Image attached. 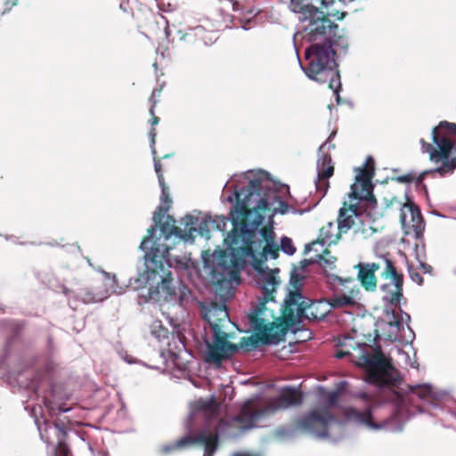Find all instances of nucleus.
Segmentation results:
<instances>
[{
	"label": "nucleus",
	"mask_w": 456,
	"mask_h": 456,
	"mask_svg": "<svg viewBox=\"0 0 456 456\" xmlns=\"http://www.w3.org/2000/svg\"><path fill=\"white\" fill-rule=\"evenodd\" d=\"M407 395H416L420 399L428 400L432 397V388L428 385L407 386Z\"/></svg>",
	"instance_id": "31"
},
{
	"label": "nucleus",
	"mask_w": 456,
	"mask_h": 456,
	"mask_svg": "<svg viewBox=\"0 0 456 456\" xmlns=\"http://www.w3.org/2000/svg\"><path fill=\"white\" fill-rule=\"evenodd\" d=\"M203 318L213 332V341L207 343L206 362L219 365L238 351L237 345L228 341L230 335L224 330L231 322L225 304L211 303L203 310Z\"/></svg>",
	"instance_id": "4"
},
{
	"label": "nucleus",
	"mask_w": 456,
	"mask_h": 456,
	"mask_svg": "<svg viewBox=\"0 0 456 456\" xmlns=\"http://www.w3.org/2000/svg\"><path fill=\"white\" fill-rule=\"evenodd\" d=\"M259 287L262 290V297L259 298L258 305L253 309L251 313L248 314L249 323H252V317L255 314H257V318L263 320V324L267 326H275L276 329L272 330L269 333L282 332V341L285 339V335L289 329L283 330V315H284V305L280 308L281 315L276 316L273 309L268 307V303H275L273 292L275 291L278 281L273 273L263 272L260 274L258 280Z\"/></svg>",
	"instance_id": "8"
},
{
	"label": "nucleus",
	"mask_w": 456,
	"mask_h": 456,
	"mask_svg": "<svg viewBox=\"0 0 456 456\" xmlns=\"http://www.w3.org/2000/svg\"><path fill=\"white\" fill-rule=\"evenodd\" d=\"M49 428H51V424L47 421H45L43 426L38 424V430H39L41 438L47 444H51V438L47 434V430Z\"/></svg>",
	"instance_id": "35"
},
{
	"label": "nucleus",
	"mask_w": 456,
	"mask_h": 456,
	"mask_svg": "<svg viewBox=\"0 0 456 456\" xmlns=\"http://www.w3.org/2000/svg\"><path fill=\"white\" fill-rule=\"evenodd\" d=\"M197 409L203 411L210 419H214L219 414V404L214 397L207 400H199L197 402Z\"/></svg>",
	"instance_id": "27"
},
{
	"label": "nucleus",
	"mask_w": 456,
	"mask_h": 456,
	"mask_svg": "<svg viewBox=\"0 0 456 456\" xmlns=\"http://www.w3.org/2000/svg\"><path fill=\"white\" fill-rule=\"evenodd\" d=\"M302 402V394L294 387H287L281 391L278 396L266 399L263 405L257 404L253 400L246 402L232 421L236 422L242 429L251 428L254 427V423L260 419L280 410L299 405Z\"/></svg>",
	"instance_id": "6"
},
{
	"label": "nucleus",
	"mask_w": 456,
	"mask_h": 456,
	"mask_svg": "<svg viewBox=\"0 0 456 456\" xmlns=\"http://www.w3.org/2000/svg\"><path fill=\"white\" fill-rule=\"evenodd\" d=\"M69 292H70V290H69V289H64V293H65V295H69Z\"/></svg>",
	"instance_id": "53"
},
{
	"label": "nucleus",
	"mask_w": 456,
	"mask_h": 456,
	"mask_svg": "<svg viewBox=\"0 0 456 456\" xmlns=\"http://www.w3.org/2000/svg\"><path fill=\"white\" fill-rule=\"evenodd\" d=\"M76 296L86 304L95 303L102 300V298L95 295L89 288H80L76 292Z\"/></svg>",
	"instance_id": "32"
},
{
	"label": "nucleus",
	"mask_w": 456,
	"mask_h": 456,
	"mask_svg": "<svg viewBox=\"0 0 456 456\" xmlns=\"http://www.w3.org/2000/svg\"><path fill=\"white\" fill-rule=\"evenodd\" d=\"M140 248L146 251V270L136 280L139 287H149V296L156 298L160 293L164 296H172L175 293L173 288V277L167 269V260L164 251L159 249V244L150 236H146L141 242Z\"/></svg>",
	"instance_id": "3"
},
{
	"label": "nucleus",
	"mask_w": 456,
	"mask_h": 456,
	"mask_svg": "<svg viewBox=\"0 0 456 456\" xmlns=\"http://www.w3.org/2000/svg\"><path fill=\"white\" fill-rule=\"evenodd\" d=\"M256 181L258 183V186L256 190V192L259 194L260 199H266L268 202V208L260 210L261 215L264 216V213L265 211L273 210V212H279L281 214H286L289 211V205L285 201L281 200V197L278 195V193L274 191L269 190L266 192L263 191V187L261 185V181L259 179H252L249 180L248 185L245 188H241L240 190H236L234 191V196L236 199V202L238 200H244L245 196L249 191V189H251V183Z\"/></svg>",
	"instance_id": "18"
},
{
	"label": "nucleus",
	"mask_w": 456,
	"mask_h": 456,
	"mask_svg": "<svg viewBox=\"0 0 456 456\" xmlns=\"http://www.w3.org/2000/svg\"><path fill=\"white\" fill-rule=\"evenodd\" d=\"M281 248L284 253L288 255H293L296 252V248L294 247L291 239L288 237H283L281 239Z\"/></svg>",
	"instance_id": "33"
},
{
	"label": "nucleus",
	"mask_w": 456,
	"mask_h": 456,
	"mask_svg": "<svg viewBox=\"0 0 456 456\" xmlns=\"http://www.w3.org/2000/svg\"><path fill=\"white\" fill-rule=\"evenodd\" d=\"M232 423H235L232 419H221L217 425L212 428L201 429L194 435H186L171 444L162 445L160 452L164 454H169L195 445H203L205 453L208 456H213L218 448L220 432L231 427Z\"/></svg>",
	"instance_id": "9"
},
{
	"label": "nucleus",
	"mask_w": 456,
	"mask_h": 456,
	"mask_svg": "<svg viewBox=\"0 0 456 456\" xmlns=\"http://www.w3.org/2000/svg\"><path fill=\"white\" fill-rule=\"evenodd\" d=\"M154 168L155 172L158 175V180L159 183H163L165 182L163 174H162V164L159 159L154 158Z\"/></svg>",
	"instance_id": "40"
},
{
	"label": "nucleus",
	"mask_w": 456,
	"mask_h": 456,
	"mask_svg": "<svg viewBox=\"0 0 456 456\" xmlns=\"http://www.w3.org/2000/svg\"><path fill=\"white\" fill-rule=\"evenodd\" d=\"M335 135V133H332L328 138L327 142L322 143L318 150V159L316 163L317 168V179L315 181V186L318 192L322 194L323 197L329 188L330 182L329 179L334 174V163L332 162L331 156L329 152L325 151L328 142Z\"/></svg>",
	"instance_id": "16"
},
{
	"label": "nucleus",
	"mask_w": 456,
	"mask_h": 456,
	"mask_svg": "<svg viewBox=\"0 0 456 456\" xmlns=\"http://www.w3.org/2000/svg\"><path fill=\"white\" fill-rule=\"evenodd\" d=\"M317 13L305 21L307 22L304 27L305 38L310 43L334 45L346 52L348 46L347 38L340 33L338 26L330 20V14H324L319 9Z\"/></svg>",
	"instance_id": "10"
},
{
	"label": "nucleus",
	"mask_w": 456,
	"mask_h": 456,
	"mask_svg": "<svg viewBox=\"0 0 456 456\" xmlns=\"http://www.w3.org/2000/svg\"><path fill=\"white\" fill-rule=\"evenodd\" d=\"M161 187V202L162 206L158 207L157 210L154 212L153 219L155 222H160L164 217L166 212L171 207L172 200L169 195V190L166 183H159Z\"/></svg>",
	"instance_id": "25"
},
{
	"label": "nucleus",
	"mask_w": 456,
	"mask_h": 456,
	"mask_svg": "<svg viewBox=\"0 0 456 456\" xmlns=\"http://www.w3.org/2000/svg\"><path fill=\"white\" fill-rule=\"evenodd\" d=\"M257 314L252 317L251 328L254 330V336L244 337L240 339L238 349L242 348L247 351L256 348L261 345H277L282 341V332L269 333L272 330L276 329L275 326H267L263 324V320L258 319Z\"/></svg>",
	"instance_id": "14"
},
{
	"label": "nucleus",
	"mask_w": 456,
	"mask_h": 456,
	"mask_svg": "<svg viewBox=\"0 0 456 456\" xmlns=\"http://www.w3.org/2000/svg\"><path fill=\"white\" fill-rule=\"evenodd\" d=\"M257 186L256 181L252 182L246 199L238 200L230 211L233 229L224 242L231 253L220 249L212 256L211 281L221 288L230 285L232 280H240L237 268L244 264L247 257H253L256 253H259L264 261L268 256L273 259L279 256V247L272 227H262L259 231L260 239L256 240V230L265 218L260 210L268 208L266 199H260L256 192Z\"/></svg>",
	"instance_id": "1"
},
{
	"label": "nucleus",
	"mask_w": 456,
	"mask_h": 456,
	"mask_svg": "<svg viewBox=\"0 0 456 456\" xmlns=\"http://www.w3.org/2000/svg\"><path fill=\"white\" fill-rule=\"evenodd\" d=\"M158 328L159 330H156L155 326L151 333L159 339L167 338L169 333L168 330L167 328H164L160 323L159 324Z\"/></svg>",
	"instance_id": "41"
},
{
	"label": "nucleus",
	"mask_w": 456,
	"mask_h": 456,
	"mask_svg": "<svg viewBox=\"0 0 456 456\" xmlns=\"http://www.w3.org/2000/svg\"><path fill=\"white\" fill-rule=\"evenodd\" d=\"M199 219L191 215H186L182 220L181 224L184 226L183 229L175 226V220L173 216H167L165 222H157L160 225V231L165 235L166 239H169L175 235L181 240H193L195 232H197V223Z\"/></svg>",
	"instance_id": "17"
},
{
	"label": "nucleus",
	"mask_w": 456,
	"mask_h": 456,
	"mask_svg": "<svg viewBox=\"0 0 456 456\" xmlns=\"http://www.w3.org/2000/svg\"><path fill=\"white\" fill-rule=\"evenodd\" d=\"M370 264L376 272H379L381 279L391 281L393 289L387 283L381 286V289L387 293L385 299L393 306H399L403 297V274L398 271L395 260L389 254L379 255Z\"/></svg>",
	"instance_id": "12"
},
{
	"label": "nucleus",
	"mask_w": 456,
	"mask_h": 456,
	"mask_svg": "<svg viewBox=\"0 0 456 456\" xmlns=\"http://www.w3.org/2000/svg\"><path fill=\"white\" fill-rule=\"evenodd\" d=\"M338 395L336 392L330 393L328 396V403L330 406L334 405L338 401Z\"/></svg>",
	"instance_id": "45"
},
{
	"label": "nucleus",
	"mask_w": 456,
	"mask_h": 456,
	"mask_svg": "<svg viewBox=\"0 0 456 456\" xmlns=\"http://www.w3.org/2000/svg\"><path fill=\"white\" fill-rule=\"evenodd\" d=\"M59 411H61V412H66V411H69V409L65 408L64 405H60Z\"/></svg>",
	"instance_id": "52"
},
{
	"label": "nucleus",
	"mask_w": 456,
	"mask_h": 456,
	"mask_svg": "<svg viewBox=\"0 0 456 456\" xmlns=\"http://www.w3.org/2000/svg\"><path fill=\"white\" fill-rule=\"evenodd\" d=\"M289 8L293 12L300 14L299 20L302 22L311 16L318 14V8L308 3L307 0H290Z\"/></svg>",
	"instance_id": "24"
},
{
	"label": "nucleus",
	"mask_w": 456,
	"mask_h": 456,
	"mask_svg": "<svg viewBox=\"0 0 456 456\" xmlns=\"http://www.w3.org/2000/svg\"><path fill=\"white\" fill-rule=\"evenodd\" d=\"M354 268L358 271L357 279L362 288L367 291H375L378 286V279L375 274L376 271L372 265L369 262L358 263Z\"/></svg>",
	"instance_id": "21"
},
{
	"label": "nucleus",
	"mask_w": 456,
	"mask_h": 456,
	"mask_svg": "<svg viewBox=\"0 0 456 456\" xmlns=\"http://www.w3.org/2000/svg\"><path fill=\"white\" fill-rule=\"evenodd\" d=\"M389 325H390V326H395V327H397V328H398V327L401 325V322H400V321H399V320H395V321H393V322H389Z\"/></svg>",
	"instance_id": "50"
},
{
	"label": "nucleus",
	"mask_w": 456,
	"mask_h": 456,
	"mask_svg": "<svg viewBox=\"0 0 456 456\" xmlns=\"http://www.w3.org/2000/svg\"><path fill=\"white\" fill-rule=\"evenodd\" d=\"M234 456H256V455L246 453V452H240V453L235 454Z\"/></svg>",
	"instance_id": "51"
},
{
	"label": "nucleus",
	"mask_w": 456,
	"mask_h": 456,
	"mask_svg": "<svg viewBox=\"0 0 456 456\" xmlns=\"http://www.w3.org/2000/svg\"><path fill=\"white\" fill-rule=\"evenodd\" d=\"M409 274H410L411 279L413 281L417 282L419 285H422L423 284V278H422V276L420 275V273L418 271H415L413 269H410L409 270Z\"/></svg>",
	"instance_id": "42"
},
{
	"label": "nucleus",
	"mask_w": 456,
	"mask_h": 456,
	"mask_svg": "<svg viewBox=\"0 0 456 456\" xmlns=\"http://www.w3.org/2000/svg\"><path fill=\"white\" fill-rule=\"evenodd\" d=\"M317 257L319 265L327 273L330 274L336 269L337 257L331 256L329 249H324L322 254L317 255Z\"/></svg>",
	"instance_id": "30"
},
{
	"label": "nucleus",
	"mask_w": 456,
	"mask_h": 456,
	"mask_svg": "<svg viewBox=\"0 0 456 456\" xmlns=\"http://www.w3.org/2000/svg\"><path fill=\"white\" fill-rule=\"evenodd\" d=\"M283 330L290 329L302 319L312 322L323 320L329 313L328 305L321 300L305 297L296 285L284 300Z\"/></svg>",
	"instance_id": "7"
},
{
	"label": "nucleus",
	"mask_w": 456,
	"mask_h": 456,
	"mask_svg": "<svg viewBox=\"0 0 456 456\" xmlns=\"http://www.w3.org/2000/svg\"><path fill=\"white\" fill-rule=\"evenodd\" d=\"M334 45L311 43L305 49L307 66L304 69L306 76L318 83H328V86L338 96L341 89L340 75L337 69Z\"/></svg>",
	"instance_id": "5"
},
{
	"label": "nucleus",
	"mask_w": 456,
	"mask_h": 456,
	"mask_svg": "<svg viewBox=\"0 0 456 456\" xmlns=\"http://www.w3.org/2000/svg\"><path fill=\"white\" fill-rule=\"evenodd\" d=\"M386 200V207L396 205L400 210V222L403 228L411 229L416 238H420L425 230V223L419 208L413 202L402 203L395 197Z\"/></svg>",
	"instance_id": "15"
},
{
	"label": "nucleus",
	"mask_w": 456,
	"mask_h": 456,
	"mask_svg": "<svg viewBox=\"0 0 456 456\" xmlns=\"http://www.w3.org/2000/svg\"><path fill=\"white\" fill-rule=\"evenodd\" d=\"M356 342L350 336H345L338 339L337 344V352L335 356L338 359H342L351 354V349L355 348Z\"/></svg>",
	"instance_id": "29"
},
{
	"label": "nucleus",
	"mask_w": 456,
	"mask_h": 456,
	"mask_svg": "<svg viewBox=\"0 0 456 456\" xmlns=\"http://www.w3.org/2000/svg\"><path fill=\"white\" fill-rule=\"evenodd\" d=\"M335 280L338 281L343 286L348 287V293L335 292L329 299V305L333 308H342L347 306H354L356 305L355 297L359 292V289L355 285L354 278H341L335 276Z\"/></svg>",
	"instance_id": "19"
},
{
	"label": "nucleus",
	"mask_w": 456,
	"mask_h": 456,
	"mask_svg": "<svg viewBox=\"0 0 456 456\" xmlns=\"http://www.w3.org/2000/svg\"><path fill=\"white\" fill-rule=\"evenodd\" d=\"M330 15L332 17L337 18V20H341L345 18V16L346 15V12H336L335 13L334 12L330 13Z\"/></svg>",
	"instance_id": "47"
},
{
	"label": "nucleus",
	"mask_w": 456,
	"mask_h": 456,
	"mask_svg": "<svg viewBox=\"0 0 456 456\" xmlns=\"http://www.w3.org/2000/svg\"><path fill=\"white\" fill-rule=\"evenodd\" d=\"M162 93V86L154 88L151 95L149 98V102H151L150 114L153 115V109H155L157 103L159 102V98L160 97Z\"/></svg>",
	"instance_id": "34"
},
{
	"label": "nucleus",
	"mask_w": 456,
	"mask_h": 456,
	"mask_svg": "<svg viewBox=\"0 0 456 456\" xmlns=\"http://www.w3.org/2000/svg\"><path fill=\"white\" fill-rule=\"evenodd\" d=\"M18 4H19V0H5V2H4L5 7H4V11L2 12V15L8 13L12 9V7L18 5Z\"/></svg>",
	"instance_id": "43"
},
{
	"label": "nucleus",
	"mask_w": 456,
	"mask_h": 456,
	"mask_svg": "<svg viewBox=\"0 0 456 456\" xmlns=\"http://www.w3.org/2000/svg\"><path fill=\"white\" fill-rule=\"evenodd\" d=\"M344 416L349 421H354L373 429H379L384 427V424H377L373 421L370 408L363 411L352 407L346 408L344 411Z\"/></svg>",
	"instance_id": "22"
},
{
	"label": "nucleus",
	"mask_w": 456,
	"mask_h": 456,
	"mask_svg": "<svg viewBox=\"0 0 456 456\" xmlns=\"http://www.w3.org/2000/svg\"><path fill=\"white\" fill-rule=\"evenodd\" d=\"M156 135H157L156 128L151 127V130L149 131V136L151 137V147L153 148L154 153H155L154 145L156 142V141H155Z\"/></svg>",
	"instance_id": "44"
},
{
	"label": "nucleus",
	"mask_w": 456,
	"mask_h": 456,
	"mask_svg": "<svg viewBox=\"0 0 456 456\" xmlns=\"http://www.w3.org/2000/svg\"><path fill=\"white\" fill-rule=\"evenodd\" d=\"M206 34L207 30L203 27L198 26L196 28H190L187 32L183 34L182 37H180V40L191 45L197 44L200 41L206 44Z\"/></svg>",
	"instance_id": "28"
},
{
	"label": "nucleus",
	"mask_w": 456,
	"mask_h": 456,
	"mask_svg": "<svg viewBox=\"0 0 456 456\" xmlns=\"http://www.w3.org/2000/svg\"><path fill=\"white\" fill-rule=\"evenodd\" d=\"M396 394H397L398 397L403 398V395H400L399 393H396Z\"/></svg>",
	"instance_id": "55"
},
{
	"label": "nucleus",
	"mask_w": 456,
	"mask_h": 456,
	"mask_svg": "<svg viewBox=\"0 0 456 456\" xmlns=\"http://www.w3.org/2000/svg\"><path fill=\"white\" fill-rule=\"evenodd\" d=\"M357 396L366 402H369L370 400V396L365 392L358 394Z\"/></svg>",
	"instance_id": "49"
},
{
	"label": "nucleus",
	"mask_w": 456,
	"mask_h": 456,
	"mask_svg": "<svg viewBox=\"0 0 456 456\" xmlns=\"http://www.w3.org/2000/svg\"><path fill=\"white\" fill-rule=\"evenodd\" d=\"M362 360L363 366L366 368L368 382L380 388H387L395 392V389L401 383V379L389 373V370L393 367L380 347H378L373 354H366L362 355Z\"/></svg>",
	"instance_id": "11"
},
{
	"label": "nucleus",
	"mask_w": 456,
	"mask_h": 456,
	"mask_svg": "<svg viewBox=\"0 0 456 456\" xmlns=\"http://www.w3.org/2000/svg\"><path fill=\"white\" fill-rule=\"evenodd\" d=\"M213 226L216 227V230L224 232L225 226L227 224V218L224 216H218L215 219L210 220Z\"/></svg>",
	"instance_id": "38"
},
{
	"label": "nucleus",
	"mask_w": 456,
	"mask_h": 456,
	"mask_svg": "<svg viewBox=\"0 0 456 456\" xmlns=\"http://www.w3.org/2000/svg\"><path fill=\"white\" fill-rule=\"evenodd\" d=\"M23 328V323L17 321H13V322L9 324V329L12 331L13 340L20 335Z\"/></svg>",
	"instance_id": "37"
},
{
	"label": "nucleus",
	"mask_w": 456,
	"mask_h": 456,
	"mask_svg": "<svg viewBox=\"0 0 456 456\" xmlns=\"http://www.w3.org/2000/svg\"><path fill=\"white\" fill-rule=\"evenodd\" d=\"M355 181L351 185L349 193L351 202H344L343 207L338 211V225L344 233H346L355 224L356 220L362 215V210L359 206V201H364L366 207L370 209L377 205V200L372 193L373 159L369 157L364 167L355 168Z\"/></svg>",
	"instance_id": "2"
},
{
	"label": "nucleus",
	"mask_w": 456,
	"mask_h": 456,
	"mask_svg": "<svg viewBox=\"0 0 456 456\" xmlns=\"http://www.w3.org/2000/svg\"><path fill=\"white\" fill-rule=\"evenodd\" d=\"M419 267H420V270L422 271V273H432V266L428 264L420 263Z\"/></svg>",
	"instance_id": "46"
},
{
	"label": "nucleus",
	"mask_w": 456,
	"mask_h": 456,
	"mask_svg": "<svg viewBox=\"0 0 456 456\" xmlns=\"http://www.w3.org/2000/svg\"><path fill=\"white\" fill-rule=\"evenodd\" d=\"M232 4V9L240 12L247 19L255 17L258 13V10L254 6L255 0H230Z\"/></svg>",
	"instance_id": "26"
},
{
	"label": "nucleus",
	"mask_w": 456,
	"mask_h": 456,
	"mask_svg": "<svg viewBox=\"0 0 456 456\" xmlns=\"http://www.w3.org/2000/svg\"><path fill=\"white\" fill-rule=\"evenodd\" d=\"M138 27L145 29L147 36H158L162 31L167 37H169L168 22L160 13L149 12L144 20L138 24Z\"/></svg>",
	"instance_id": "20"
},
{
	"label": "nucleus",
	"mask_w": 456,
	"mask_h": 456,
	"mask_svg": "<svg viewBox=\"0 0 456 456\" xmlns=\"http://www.w3.org/2000/svg\"><path fill=\"white\" fill-rule=\"evenodd\" d=\"M70 450L64 441H60L56 446L55 456H69Z\"/></svg>",
	"instance_id": "36"
},
{
	"label": "nucleus",
	"mask_w": 456,
	"mask_h": 456,
	"mask_svg": "<svg viewBox=\"0 0 456 456\" xmlns=\"http://www.w3.org/2000/svg\"><path fill=\"white\" fill-rule=\"evenodd\" d=\"M159 11L163 12H171L176 10V4L171 2L164 3L163 1L158 4Z\"/></svg>",
	"instance_id": "39"
},
{
	"label": "nucleus",
	"mask_w": 456,
	"mask_h": 456,
	"mask_svg": "<svg viewBox=\"0 0 456 456\" xmlns=\"http://www.w3.org/2000/svg\"><path fill=\"white\" fill-rule=\"evenodd\" d=\"M336 420L328 407L317 408L297 417L291 423L293 432H304L320 438L329 436V427Z\"/></svg>",
	"instance_id": "13"
},
{
	"label": "nucleus",
	"mask_w": 456,
	"mask_h": 456,
	"mask_svg": "<svg viewBox=\"0 0 456 456\" xmlns=\"http://www.w3.org/2000/svg\"><path fill=\"white\" fill-rule=\"evenodd\" d=\"M341 233L343 232L340 231L338 224L329 222L321 228L319 239L317 241L314 242L313 245L336 244L340 239Z\"/></svg>",
	"instance_id": "23"
},
{
	"label": "nucleus",
	"mask_w": 456,
	"mask_h": 456,
	"mask_svg": "<svg viewBox=\"0 0 456 456\" xmlns=\"http://www.w3.org/2000/svg\"><path fill=\"white\" fill-rule=\"evenodd\" d=\"M151 117V126L154 127L159 122V118L155 115V109H153V115Z\"/></svg>",
	"instance_id": "48"
},
{
	"label": "nucleus",
	"mask_w": 456,
	"mask_h": 456,
	"mask_svg": "<svg viewBox=\"0 0 456 456\" xmlns=\"http://www.w3.org/2000/svg\"><path fill=\"white\" fill-rule=\"evenodd\" d=\"M54 427H55L56 428H58L59 430H61V427L59 426V424H56V423H55V424H54Z\"/></svg>",
	"instance_id": "54"
}]
</instances>
